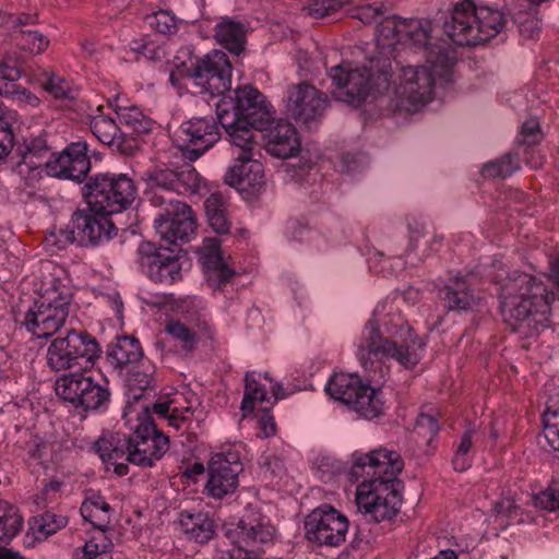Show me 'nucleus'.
<instances>
[{
    "label": "nucleus",
    "mask_w": 559,
    "mask_h": 559,
    "mask_svg": "<svg viewBox=\"0 0 559 559\" xmlns=\"http://www.w3.org/2000/svg\"><path fill=\"white\" fill-rule=\"evenodd\" d=\"M306 537L320 546H340L346 538L348 520L331 506L314 509L305 521Z\"/></svg>",
    "instance_id": "18"
},
{
    "label": "nucleus",
    "mask_w": 559,
    "mask_h": 559,
    "mask_svg": "<svg viewBox=\"0 0 559 559\" xmlns=\"http://www.w3.org/2000/svg\"><path fill=\"white\" fill-rule=\"evenodd\" d=\"M100 355L97 340L88 332L69 329L51 341L46 353L47 366L56 372L72 368L86 371Z\"/></svg>",
    "instance_id": "11"
},
{
    "label": "nucleus",
    "mask_w": 559,
    "mask_h": 559,
    "mask_svg": "<svg viewBox=\"0 0 559 559\" xmlns=\"http://www.w3.org/2000/svg\"><path fill=\"white\" fill-rule=\"evenodd\" d=\"M350 0H312L304 10L314 19H322L347 4Z\"/></svg>",
    "instance_id": "52"
},
{
    "label": "nucleus",
    "mask_w": 559,
    "mask_h": 559,
    "mask_svg": "<svg viewBox=\"0 0 559 559\" xmlns=\"http://www.w3.org/2000/svg\"><path fill=\"white\" fill-rule=\"evenodd\" d=\"M155 207L164 206L163 212L154 218V228L159 237L168 243H186L197 234V216L192 207L165 194L145 192Z\"/></svg>",
    "instance_id": "13"
},
{
    "label": "nucleus",
    "mask_w": 559,
    "mask_h": 559,
    "mask_svg": "<svg viewBox=\"0 0 559 559\" xmlns=\"http://www.w3.org/2000/svg\"><path fill=\"white\" fill-rule=\"evenodd\" d=\"M355 346L367 380L381 384L390 377L391 360L413 369L421 359L426 344L393 305L383 301L376 306Z\"/></svg>",
    "instance_id": "1"
},
{
    "label": "nucleus",
    "mask_w": 559,
    "mask_h": 559,
    "mask_svg": "<svg viewBox=\"0 0 559 559\" xmlns=\"http://www.w3.org/2000/svg\"><path fill=\"white\" fill-rule=\"evenodd\" d=\"M110 511V504L99 495L86 498L80 508L83 519L103 532L109 523Z\"/></svg>",
    "instance_id": "38"
},
{
    "label": "nucleus",
    "mask_w": 559,
    "mask_h": 559,
    "mask_svg": "<svg viewBox=\"0 0 559 559\" xmlns=\"http://www.w3.org/2000/svg\"><path fill=\"white\" fill-rule=\"evenodd\" d=\"M219 139V127L213 117H194L181 124L176 142L185 158L193 162Z\"/></svg>",
    "instance_id": "21"
},
{
    "label": "nucleus",
    "mask_w": 559,
    "mask_h": 559,
    "mask_svg": "<svg viewBox=\"0 0 559 559\" xmlns=\"http://www.w3.org/2000/svg\"><path fill=\"white\" fill-rule=\"evenodd\" d=\"M68 516L63 514H57L52 511H46L43 514L33 516L31 519V527L36 530L39 534L45 537L56 534L61 528L68 525Z\"/></svg>",
    "instance_id": "45"
},
{
    "label": "nucleus",
    "mask_w": 559,
    "mask_h": 559,
    "mask_svg": "<svg viewBox=\"0 0 559 559\" xmlns=\"http://www.w3.org/2000/svg\"><path fill=\"white\" fill-rule=\"evenodd\" d=\"M200 93L221 96L230 90L231 66L227 55L221 50H212L200 58L191 76Z\"/></svg>",
    "instance_id": "20"
},
{
    "label": "nucleus",
    "mask_w": 559,
    "mask_h": 559,
    "mask_svg": "<svg viewBox=\"0 0 559 559\" xmlns=\"http://www.w3.org/2000/svg\"><path fill=\"white\" fill-rule=\"evenodd\" d=\"M37 23V14L21 13L15 14L14 35H19V31L23 29V26L34 25Z\"/></svg>",
    "instance_id": "64"
},
{
    "label": "nucleus",
    "mask_w": 559,
    "mask_h": 559,
    "mask_svg": "<svg viewBox=\"0 0 559 559\" xmlns=\"http://www.w3.org/2000/svg\"><path fill=\"white\" fill-rule=\"evenodd\" d=\"M195 252L213 287L219 288L231 280L235 271L228 262L229 257L224 258L217 238H205Z\"/></svg>",
    "instance_id": "26"
},
{
    "label": "nucleus",
    "mask_w": 559,
    "mask_h": 559,
    "mask_svg": "<svg viewBox=\"0 0 559 559\" xmlns=\"http://www.w3.org/2000/svg\"><path fill=\"white\" fill-rule=\"evenodd\" d=\"M274 109L254 87L245 85L234 91V97L216 103L218 123L231 140V132L247 130L255 140V131L264 130L274 119Z\"/></svg>",
    "instance_id": "8"
},
{
    "label": "nucleus",
    "mask_w": 559,
    "mask_h": 559,
    "mask_svg": "<svg viewBox=\"0 0 559 559\" xmlns=\"http://www.w3.org/2000/svg\"><path fill=\"white\" fill-rule=\"evenodd\" d=\"M147 267V276L153 282L173 284L181 278V264L173 250L159 248L148 253L142 246V265Z\"/></svg>",
    "instance_id": "28"
},
{
    "label": "nucleus",
    "mask_w": 559,
    "mask_h": 559,
    "mask_svg": "<svg viewBox=\"0 0 559 559\" xmlns=\"http://www.w3.org/2000/svg\"><path fill=\"white\" fill-rule=\"evenodd\" d=\"M144 415L142 417V467H151L168 451L169 439L157 429L147 406L144 408Z\"/></svg>",
    "instance_id": "30"
},
{
    "label": "nucleus",
    "mask_w": 559,
    "mask_h": 559,
    "mask_svg": "<svg viewBox=\"0 0 559 559\" xmlns=\"http://www.w3.org/2000/svg\"><path fill=\"white\" fill-rule=\"evenodd\" d=\"M415 51L424 56L425 63L402 67L393 90L396 108L408 112L430 103L438 85L450 83L454 59L447 47L433 40Z\"/></svg>",
    "instance_id": "6"
},
{
    "label": "nucleus",
    "mask_w": 559,
    "mask_h": 559,
    "mask_svg": "<svg viewBox=\"0 0 559 559\" xmlns=\"http://www.w3.org/2000/svg\"><path fill=\"white\" fill-rule=\"evenodd\" d=\"M261 465L274 477L281 478L285 473V462L282 456L275 454H265L262 456Z\"/></svg>",
    "instance_id": "58"
},
{
    "label": "nucleus",
    "mask_w": 559,
    "mask_h": 559,
    "mask_svg": "<svg viewBox=\"0 0 559 559\" xmlns=\"http://www.w3.org/2000/svg\"><path fill=\"white\" fill-rule=\"evenodd\" d=\"M408 243L405 249V252L409 253L414 251L417 247V241L424 235V225L418 221L408 222Z\"/></svg>",
    "instance_id": "61"
},
{
    "label": "nucleus",
    "mask_w": 559,
    "mask_h": 559,
    "mask_svg": "<svg viewBox=\"0 0 559 559\" xmlns=\"http://www.w3.org/2000/svg\"><path fill=\"white\" fill-rule=\"evenodd\" d=\"M265 151L277 158L296 156L301 147L297 129L288 121L278 120L264 135Z\"/></svg>",
    "instance_id": "29"
},
{
    "label": "nucleus",
    "mask_w": 559,
    "mask_h": 559,
    "mask_svg": "<svg viewBox=\"0 0 559 559\" xmlns=\"http://www.w3.org/2000/svg\"><path fill=\"white\" fill-rule=\"evenodd\" d=\"M177 525L188 538L198 543H205L214 535V524L206 513L181 511Z\"/></svg>",
    "instance_id": "31"
},
{
    "label": "nucleus",
    "mask_w": 559,
    "mask_h": 559,
    "mask_svg": "<svg viewBox=\"0 0 559 559\" xmlns=\"http://www.w3.org/2000/svg\"><path fill=\"white\" fill-rule=\"evenodd\" d=\"M243 469L237 447L224 448L211 454L206 463V481L203 493L214 500H223L236 492L239 475Z\"/></svg>",
    "instance_id": "15"
},
{
    "label": "nucleus",
    "mask_w": 559,
    "mask_h": 559,
    "mask_svg": "<svg viewBox=\"0 0 559 559\" xmlns=\"http://www.w3.org/2000/svg\"><path fill=\"white\" fill-rule=\"evenodd\" d=\"M214 37L223 47L238 55L245 47V25L225 16L215 25Z\"/></svg>",
    "instance_id": "36"
},
{
    "label": "nucleus",
    "mask_w": 559,
    "mask_h": 559,
    "mask_svg": "<svg viewBox=\"0 0 559 559\" xmlns=\"http://www.w3.org/2000/svg\"><path fill=\"white\" fill-rule=\"evenodd\" d=\"M200 404L194 392L185 390L173 399L158 397L152 406L148 404L142 405V417L145 416L144 408L147 406L152 419L153 415H156L158 418L166 420L168 425L179 429L183 423L192 418Z\"/></svg>",
    "instance_id": "22"
},
{
    "label": "nucleus",
    "mask_w": 559,
    "mask_h": 559,
    "mask_svg": "<svg viewBox=\"0 0 559 559\" xmlns=\"http://www.w3.org/2000/svg\"><path fill=\"white\" fill-rule=\"evenodd\" d=\"M377 45L391 48L396 43L409 44L414 50L433 40V26L425 19L383 17L377 25Z\"/></svg>",
    "instance_id": "17"
},
{
    "label": "nucleus",
    "mask_w": 559,
    "mask_h": 559,
    "mask_svg": "<svg viewBox=\"0 0 559 559\" xmlns=\"http://www.w3.org/2000/svg\"><path fill=\"white\" fill-rule=\"evenodd\" d=\"M50 138L51 135L48 132L43 131L38 135L25 140L23 145H19L16 148L21 157L19 164H34L32 157H43L49 153L52 148Z\"/></svg>",
    "instance_id": "42"
},
{
    "label": "nucleus",
    "mask_w": 559,
    "mask_h": 559,
    "mask_svg": "<svg viewBox=\"0 0 559 559\" xmlns=\"http://www.w3.org/2000/svg\"><path fill=\"white\" fill-rule=\"evenodd\" d=\"M262 378L267 379V373L262 374L255 371L246 373V390L241 402L243 415L251 413L257 404H260L262 409H267L273 404L271 397L267 396L265 386L261 383Z\"/></svg>",
    "instance_id": "35"
},
{
    "label": "nucleus",
    "mask_w": 559,
    "mask_h": 559,
    "mask_svg": "<svg viewBox=\"0 0 559 559\" xmlns=\"http://www.w3.org/2000/svg\"><path fill=\"white\" fill-rule=\"evenodd\" d=\"M0 95L31 107H37L40 104L39 98L34 93L17 84L3 83Z\"/></svg>",
    "instance_id": "49"
},
{
    "label": "nucleus",
    "mask_w": 559,
    "mask_h": 559,
    "mask_svg": "<svg viewBox=\"0 0 559 559\" xmlns=\"http://www.w3.org/2000/svg\"><path fill=\"white\" fill-rule=\"evenodd\" d=\"M104 301L109 305L116 313V317L120 320L122 318L123 302L118 292H111L99 295Z\"/></svg>",
    "instance_id": "63"
},
{
    "label": "nucleus",
    "mask_w": 559,
    "mask_h": 559,
    "mask_svg": "<svg viewBox=\"0 0 559 559\" xmlns=\"http://www.w3.org/2000/svg\"><path fill=\"white\" fill-rule=\"evenodd\" d=\"M555 299V293L543 281L519 271L508 274L499 292L503 321L524 338L536 336L549 325Z\"/></svg>",
    "instance_id": "5"
},
{
    "label": "nucleus",
    "mask_w": 559,
    "mask_h": 559,
    "mask_svg": "<svg viewBox=\"0 0 559 559\" xmlns=\"http://www.w3.org/2000/svg\"><path fill=\"white\" fill-rule=\"evenodd\" d=\"M88 144L76 141L68 144L61 152H52L44 167L48 176L69 179L76 182L86 180L82 194L86 204L98 212L110 215L128 210L136 198L138 187L134 180L122 173H97L87 177L91 160Z\"/></svg>",
    "instance_id": "3"
},
{
    "label": "nucleus",
    "mask_w": 559,
    "mask_h": 559,
    "mask_svg": "<svg viewBox=\"0 0 559 559\" xmlns=\"http://www.w3.org/2000/svg\"><path fill=\"white\" fill-rule=\"evenodd\" d=\"M107 357L120 370L127 397L122 419L129 427L126 432H104L94 450L103 462L112 465L119 476L128 474L127 463L140 465V342L134 335H121L108 345Z\"/></svg>",
    "instance_id": "2"
},
{
    "label": "nucleus",
    "mask_w": 559,
    "mask_h": 559,
    "mask_svg": "<svg viewBox=\"0 0 559 559\" xmlns=\"http://www.w3.org/2000/svg\"><path fill=\"white\" fill-rule=\"evenodd\" d=\"M205 186L203 178L194 168H187L181 171L162 169L148 176L146 187L158 194H171L173 192L199 193Z\"/></svg>",
    "instance_id": "23"
},
{
    "label": "nucleus",
    "mask_w": 559,
    "mask_h": 559,
    "mask_svg": "<svg viewBox=\"0 0 559 559\" xmlns=\"http://www.w3.org/2000/svg\"><path fill=\"white\" fill-rule=\"evenodd\" d=\"M364 382L356 373H334L325 385L326 393L346 405H352Z\"/></svg>",
    "instance_id": "33"
},
{
    "label": "nucleus",
    "mask_w": 559,
    "mask_h": 559,
    "mask_svg": "<svg viewBox=\"0 0 559 559\" xmlns=\"http://www.w3.org/2000/svg\"><path fill=\"white\" fill-rule=\"evenodd\" d=\"M19 127L16 111L0 106V160L16 145L15 130Z\"/></svg>",
    "instance_id": "40"
},
{
    "label": "nucleus",
    "mask_w": 559,
    "mask_h": 559,
    "mask_svg": "<svg viewBox=\"0 0 559 559\" xmlns=\"http://www.w3.org/2000/svg\"><path fill=\"white\" fill-rule=\"evenodd\" d=\"M534 507L549 511H559V487L549 486L535 493L532 498Z\"/></svg>",
    "instance_id": "51"
},
{
    "label": "nucleus",
    "mask_w": 559,
    "mask_h": 559,
    "mask_svg": "<svg viewBox=\"0 0 559 559\" xmlns=\"http://www.w3.org/2000/svg\"><path fill=\"white\" fill-rule=\"evenodd\" d=\"M14 39L22 49L27 50L33 55L44 52L49 45V39L37 31L20 29L19 35H14Z\"/></svg>",
    "instance_id": "48"
},
{
    "label": "nucleus",
    "mask_w": 559,
    "mask_h": 559,
    "mask_svg": "<svg viewBox=\"0 0 559 559\" xmlns=\"http://www.w3.org/2000/svg\"><path fill=\"white\" fill-rule=\"evenodd\" d=\"M378 262L380 264L379 272L384 276L393 275L404 267L402 254H395L392 258H388L383 253H379Z\"/></svg>",
    "instance_id": "57"
},
{
    "label": "nucleus",
    "mask_w": 559,
    "mask_h": 559,
    "mask_svg": "<svg viewBox=\"0 0 559 559\" xmlns=\"http://www.w3.org/2000/svg\"><path fill=\"white\" fill-rule=\"evenodd\" d=\"M142 57L150 62H162L166 59V49L162 45L144 43L142 45Z\"/></svg>",
    "instance_id": "60"
},
{
    "label": "nucleus",
    "mask_w": 559,
    "mask_h": 559,
    "mask_svg": "<svg viewBox=\"0 0 559 559\" xmlns=\"http://www.w3.org/2000/svg\"><path fill=\"white\" fill-rule=\"evenodd\" d=\"M473 432L474 431L472 429H467L463 433V436L460 440V443L457 444V448L455 450V453H454L453 460H452L453 468L456 472H460V473L465 472L472 466L473 459H472L471 450L473 447V440H472Z\"/></svg>",
    "instance_id": "47"
},
{
    "label": "nucleus",
    "mask_w": 559,
    "mask_h": 559,
    "mask_svg": "<svg viewBox=\"0 0 559 559\" xmlns=\"http://www.w3.org/2000/svg\"><path fill=\"white\" fill-rule=\"evenodd\" d=\"M199 60L192 45L181 46L173 58L174 70L169 72L168 81L177 86L180 78L191 79Z\"/></svg>",
    "instance_id": "39"
},
{
    "label": "nucleus",
    "mask_w": 559,
    "mask_h": 559,
    "mask_svg": "<svg viewBox=\"0 0 559 559\" xmlns=\"http://www.w3.org/2000/svg\"><path fill=\"white\" fill-rule=\"evenodd\" d=\"M56 393L79 413L104 412L110 403V391L86 372H70L56 381Z\"/></svg>",
    "instance_id": "14"
},
{
    "label": "nucleus",
    "mask_w": 559,
    "mask_h": 559,
    "mask_svg": "<svg viewBox=\"0 0 559 559\" xmlns=\"http://www.w3.org/2000/svg\"><path fill=\"white\" fill-rule=\"evenodd\" d=\"M234 164L225 175L228 186L240 191H258L264 185L263 165L257 158L260 156V145L247 130L231 132Z\"/></svg>",
    "instance_id": "12"
},
{
    "label": "nucleus",
    "mask_w": 559,
    "mask_h": 559,
    "mask_svg": "<svg viewBox=\"0 0 559 559\" xmlns=\"http://www.w3.org/2000/svg\"><path fill=\"white\" fill-rule=\"evenodd\" d=\"M22 74L21 63L14 56L5 55L0 60V83L14 84Z\"/></svg>",
    "instance_id": "53"
},
{
    "label": "nucleus",
    "mask_w": 559,
    "mask_h": 559,
    "mask_svg": "<svg viewBox=\"0 0 559 559\" xmlns=\"http://www.w3.org/2000/svg\"><path fill=\"white\" fill-rule=\"evenodd\" d=\"M90 128L100 143L116 146L124 155H133L140 147V141L136 136L121 130L112 118L104 114L93 116Z\"/></svg>",
    "instance_id": "27"
},
{
    "label": "nucleus",
    "mask_w": 559,
    "mask_h": 559,
    "mask_svg": "<svg viewBox=\"0 0 559 559\" xmlns=\"http://www.w3.org/2000/svg\"><path fill=\"white\" fill-rule=\"evenodd\" d=\"M38 82L41 88L55 98L63 99L70 96L71 88L69 83L51 70H44L38 75Z\"/></svg>",
    "instance_id": "46"
},
{
    "label": "nucleus",
    "mask_w": 559,
    "mask_h": 559,
    "mask_svg": "<svg viewBox=\"0 0 559 559\" xmlns=\"http://www.w3.org/2000/svg\"><path fill=\"white\" fill-rule=\"evenodd\" d=\"M207 222L217 234H228L230 221L228 216L227 202L221 192L212 193L204 203Z\"/></svg>",
    "instance_id": "37"
},
{
    "label": "nucleus",
    "mask_w": 559,
    "mask_h": 559,
    "mask_svg": "<svg viewBox=\"0 0 559 559\" xmlns=\"http://www.w3.org/2000/svg\"><path fill=\"white\" fill-rule=\"evenodd\" d=\"M504 26V19L498 9L476 7L472 0L454 5L444 20L443 31L456 45H478L497 36Z\"/></svg>",
    "instance_id": "9"
},
{
    "label": "nucleus",
    "mask_w": 559,
    "mask_h": 559,
    "mask_svg": "<svg viewBox=\"0 0 559 559\" xmlns=\"http://www.w3.org/2000/svg\"><path fill=\"white\" fill-rule=\"evenodd\" d=\"M195 252L213 287L219 288L231 280L235 271L228 262L229 257L224 258L217 238H205Z\"/></svg>",
    "instance_id": "25"
},
{
    "label": "nucleus",
    "mask_w": 559,
    "mask_h": 559,
    "mask_svg": "<svg viewBox=\"0 0 559 559\" xmlns=\"http://www.w3.org/2000/svg\"><path fill=\"white\" fill-rule=\"evenodd\" d=\"M440 296L444 301V308L449 311L467 310L474 302V295L468 288L465 277L454 276L449 284L440 289Z\"/></svg>",
    "instance_id": "34"
},
{
    "label": "nucleus",
    "mask_w": 559,
    "mask_h": 559,
    "mask_svg": "<svg viewBox=\"0 0 559 559\" xmlns=\"http://www.w3.org/2000/svg\"><path fill=\"white\" fill-rule=\"evenodd\" d=\"M285 99L288 115L307 128L316 124L329 106L326 94L307 83L289 86Z\"/></svg>",
    "instance_id": "19"
},
{
    "label": "nucleus",
    "mask_w": 559,
    "mask_h": 559,
    "mask_svg": "<svg viewBox=\"0 0 559 559\" xmlns=\"http://www.w3.org/2000/svg\"><path fill=\"white\" fill-rule=\"evenodd\" d=\"M259 437L270 438L274 436L276 432V424L273 416H271L269 413H264L259 419Z\"/></svg>",
    "instance_id": "62"
},
{
    "label": "nucleus",
    "mask_w": 559,
    "mask_h": 559,
    "mask_svg": "<svg viewBox=\"0 0 559 559\" xmlns=\"http://www.w3.org/2000/svg\"><path fill=\"white\" fill-rule=\"evenodd\" d=\"M110 214L98 212L92 206L76 210L71 217L69 230L62 231L66 239L80 247H97L117 236L118 228Z\"/></svg>",
    "instance_id": "16"
},
{
    "label": "nucleus",
    "mask_w": 559,
    "mask_h": 559,
    "mask_svg": "<svg viewBox=\"0 0 559 559\" xmlns=\"http://www.w3.org/2000/svg\"><path fill=\"white\" fill-rule=\"evenodd\" d=\"M390 71L391 62L388 59H371L361 67L342 62L330 70L333 94L340 102L358 106L367 97L381 95L389 90Z\"/></svg>",
    "instance_id": "7"
},
{
    "label": "nucleus",
    "mask_w": 559,
    "mask_h": 559,
    "mask_svg": "<svg viewBox=\"0 0 559 559\" xmlns=\"http://www.w3.org/2000/svg\"><path fill=\"white\" fill-rule=\"evenodd\" d=\"M117 115L122 126L121 130H126L138 138L136 124L140 122V109L136 106L119 107Z\"/></svg>",
    "instance_id": "54"
},
{
    "label": "nucleus",
    "mask_w": 559,
    "mask_h": 559,
    "mask_svg": "<svg viewBox=\"0 0 559 559\" xmlns=\"http://www.w3.org/2000/svg\"><path fill=\"white\" fill-rule=\"evenodd\" d=\"M350 407L360 417L373 419L383 415L386 402L381 388L364 383Z\"/></svg>",
    "instance_id": "32"
},
{
    "label": "nucleus",
    "mask_w": 559,
    "mask_h": 559,
    "mask_svg": "<svg viewBox=\"0 0 559 559\" xmlns=\"http://www.w3.org/2000/svg\"><path fill=\"white\" fill-rule=\"evenodd\" d=\"M165 331L174 340L180 342L182 348L191 349L195 343V333L192 328L187 326L180 321L168 320L165 326Z\"/></svg>",
    "instance_id": "50"
},
{
    "label": "nucleus",
    "mask_w": 559,
    "mask_h": 559,
    "mask_svg": "<svg viewBox=\"0 0 559 559\" xmlns=\"http://www.w3.org/2000/svg\"><path fill=\"white\" fill-rule=\"evenodd\" d=\"M73 301L71 289L53 284L28 308L25 329L37 338H49L66 324Z\"/></svg>",
    "instance_id": "10"
},
{
    "label": "nucleus",
    "mask_w": 559,
    "mask_h": 559,
    "mask_svg": "<svg viewBox=\"0 0 559 559\" xmlns=\"http://www.w3.org/2000/svg\"><path fill=\"white\" fill-rule=\"evenodd\" d=\"M520 169L518 154L508 153L500 159L491 160L485 164L481 168V176L484 178H507Z\"/></svg>",
    "instance_id": "43"
},
{
    "label": "nucleus",
    "mask_w": 559,
    "mask_h": 559,
    "mask_svg": "<svg viewBox=\"0 0 559 559\" xmlns=\"http://www.w3.org/2000/svg\"><path fill=\"white\" fill-rule=\"evenodd\" d=\"M439 429V423L432 415L421 413L417 417V433L425 438H428V441H430L433 437L438 435Z\"/></svg>",
    "instance_id": "56"
},
{
    "label": "nucleus",
    "mask_w": 559,
    "mask_h": 559,
    "mask_svg": "<svg viewBox=\"0 0 559 559\" xmlns=\"http://www.w3.org/2000/svg\"><path fill=\"white\" fill-rule=\"evenodd\" d=\"M404 467L399 452L378 448L368 453L355 451L348 475L356 487L358 511L369 522L392 520L402 506V483L397 479Z\"/></svg>",
    "instance_id": "4"
},
{
    "label": "nucleus",
    "mask_w": 559,
    "mask_h": 559,
    "mask_svg": "<svg viewBox=\"0 0 559 559\" xmlns=\"http://www.w3.org/2000/svg\"><path fill=\"white\" fill-rule=\"evenodd\" d=\"M143 21L151 28L162 35H173L177 33L178 25L181 22L169 10H158L144 15Z\"/></svg>",
    "instance_id": "44"
},
{
    "label": "nucleus",
    "mask_w": 559,
    "mask_h": 559,
    "mask_svg": "<svg viewBox=\"0 0 559 559\" xmlns=\"http://www.w3.org/2000/svg\"><path fill=\"white\" fill-rule=\"evenodd\" d=\"M540 140V131L538 121L530 118L522 123L519 142L523 145H534Z\"/></svg>",
    "instance_id": "55"
},
{
    "label": "nucleus",
    "mask_w": 559,
    "mask_h": 559,
    "mask_svg": "<svg viewBox=\"0 0 559 559\" xmlns=\"http://www.w3.org/2000/svg\"><path fill=\"white\" fill-rule=\"evenodd\" d=\"M23 527V516L13 504L0 500V542L9 543Z\"/></svg>",
    "instance_id": "41"
},
{
    "label": "nucleus",
    "mask_w": 559,
    "mask_h": 559,
    "mask_svg": "<svg viewBox=\"0 0 559 559\" xmlns=\"http://www.w3.org/2000/svg\"><path fill=\"white\" fill-rule=\"evenodd\" d=\"M228 535L239 549L255 551L273 543L275 528L267 519L250 515L243 516Z\"/></svg>",
    "instance_id": "24"
},
{
    "label": "nucleus",
    "mask_w": 559,
    "mask_h": 559,
    "mask_svg": "<svg viewBox=\"0 0 559 559\" xmlns=\"http://www.w3.org/2000/svg\"><path fill=\"white\" fill-rule=\"evenodd\" d=\"M383 15L382 5L366 4L355 10L354 16L364 24L376 22Z\"/></svg>",
    "instance_id": "59"
}]
</instances>
